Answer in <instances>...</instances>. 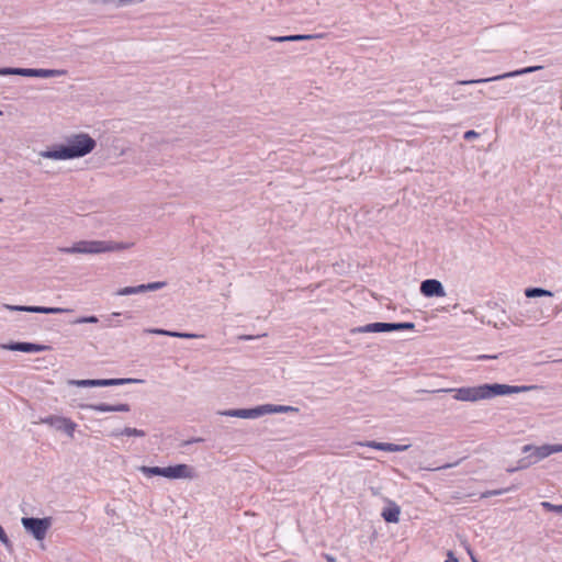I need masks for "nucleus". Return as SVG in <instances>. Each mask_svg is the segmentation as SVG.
<instances>
[{
    "label": "nucleus",
    "instance_id": "18",
    "mask_svg": "<svg viewBox=\"0 0 562 562\" xmlns=\"http://www.w3.org/2000/svg\"><path fill=\"white\" fill-rule=\"evenodd\" d=\"M71 385H76L79 387H97L102 386L101 379H87V380H71L69 381Z\"/></svg>",
    "mask_w": 562,
    "mask_h": 562
},
{
    "label": "nucleus",
    "instance_id": "17",
    "mask_svg": "<svg viewBox=\"0 0 562 562\" xmlns=\"http://www.w3.org/2000/svg\"><path fill=\"white\" fill-rule=\"evenodd\" d=\"M143 380L132 379V378H121V379H101L102 386H114V385H124L131 383H142Z\"/></svg>",
    "mask_w": 562,
    "mask_h": 562
},
{
    "label": "nucleus",
    "instance_id": "3",
    "mask_svg": "<svg viewBox=\"0 0 562 562\" xmlns=\"http://www.w3.org/2000/svg\"><path fill=\"white\" fill-rule=\"evenodd\" d=\"M130 244L111 240H79L70 247L59 248L64 254L99 255L127 249Z\"/></svg>",
    "mask_w": 562,
    "mask_h": 562
},
{
    "label": "nucleus",
    "instance_id": "15",
    "mask_svg": "<svg viewBox=\"0 0 562 562\" xmlns=\"http://www.w3.org/2000/svg\"><path fill=\"white\" fill-rule=\"evenodd\" d=\"M16 75L23 77H36L37 68H0V76Z\"/></svg>",
    "mask_w": 562,
    "mask_h": 562
},
{
    "label": "nucleus",
    "instance_id": "36",
    "mask_svg": "<svg viewBox=\"0 0 562 562\" xmlns=\"http://www.w3.org/2000/svg\"><path fill=\"white\" fill-rule=\"evenodd\" d=\"M445 562H459V560L454 557L452 551H449L447 553V559L445 560Z\"/></svg>",
    "mask_w": 562,
    "mask_h": 562
},
{
    "label": "nucleus",
    "instance_id": "4",
    "mask_svg": "<svg viewBox=\"0 0 562 562\" xmlns=\"http://www.w3.org/2000/svg\"><path fill=\"white\" fill-rule=\"evenodd\" d=\"M522 452L527 456L518 461V465L516 468L508 469V472L512 473L517 470L526 469L553 453L562 452V445H542L539 447L525 445L522 447Z\"/></svg>",
    "mask_w": 562,
    "mask_h": 562
},
{
    "label": "nucleus",
    "instance_id": "35",
    "mask_svg": "<svg viewBox=\"0 0 562 562\" xmlns=\"http://www.w3.org/2000/svg\"><path fill=\"white\" fill-rule=\"evenodd\" d=\"M463 137L465 140H471V139L479 137V133H476L473 130H470L464 133Z\"/></svg>",
    "mask_w": 562,
    "mask_h": 562
},
{
    "label": "nucleus",
    "instance_id": "28",
    "mask_svg": "<svg viewBox=\"0 0 562 562\" xmlns=\"http://www.w3.org/2000/svg\"><path fill=\"white\" fill-rule=\"evenodd\" d=\"M316 35H307V34H295V35H286L285 38H288L290 42H301V41H307L315 38Z\"/></svg>",
    "mask_w": 562,
    "mask_h": 562
},
{
    "label": "nucleus",
    "instance_id": "37",
    "mask_svg": "<svg viewBox=\"0 0 562 562\" xmlns=\"http://www.w3.org/2000/svg\"><path fill=\"white\" fill-rule=\"evenodd\" d=\"M497 356L495 355H480L476 357L477 360H490V359H496Z\"/></svg>",
    "mask_w": 562,
    "mask_h": 562
},
{
    "label": "nucleus",
    "instance_id": "34",
    "mask_svg": "<svg viewBox=\"0 0 562 562\" xmlns=\"http://www.w3.org/2000/svg\"><path fill=\"white\" fill-rule=\"evenodd\" d=\"M145 0H111V2L115 3L117 7H125L133 2H144Z\"/></svg>",
    "mask_w": 562,
    "mask_h": 562
},
{
    "label": "nucleus",
    "instance_id": "23",
    "mask_svg": "<svg viewBox=\"0 0 562 562\" xmlns=\"http://www.w3.org/2000/svg\"><path fill=\"white\" fill-rule=\"evenodd\" d=\"M63 74H64V71L57 70V69H42V68H38L36 77L37 78H53V77H58V76H60Z\"/></svg>",
    "mask_w": 562,
    "mask_h": 562
},
{
    "label": "nucleus",
    "instance_id": "1",
    "mask_svg": "<svg viewBox=\"0 0 562 562\" xmlns=\"http://www.w3.org/2000/svg\"><path fill=\"white\" fill-rule=\"evenodd\" d=\"M533 385H507L499 383H485L475 386H462L443 389L442 392L453 394V398L461 402H479L490 400L496 396L518 394L535 389Z\"/></svg>",
    "mask_w": 562,
    "mask_h": 562
},
{
    "label": "nucleus",
    "instance_id": "13",
    "mask_svg": "<svg viewBox=\"0 0 562 562\" xmlns=\"http://www.w3.org/2000/svg\"><path fill=\"white\" fill-rule=\"evenodd\" d=\"M86 407L91 411L100 412V413L128 412L131 409L128 404L111 405V404H106V403L90 404V405H87Z\"/></svg>",
    "mask_w": 562,
    "mask_h": 562
},
{
    "label": "nucleus",
    "instance_id": "10",
    "mask_svg": "<svg viewBox=\"0 0 562 562\" xmlns=\"http://www.w3.org/2000/svg\"><path fill=\"white\" fill-rule=\"evenodd\" d=\"M164 477L177 480V479H189L195 477V471L191 465L188 464H176L165 468Z\"/></svg>",
    "mask_w": 562,
    "mask_h": 562
},
{
    "label": "nucleus",
    "instance_id": "30",
    "mask_svg": "<svg viewBox=\"0 0 562 562\" xmlns=\"http://www.w3.org/2000/svg\"><path fill=\"white\" fill-rule=\"evenodd\" d=\"M116 294L122 296L137 294L136 286L122 288L116 292Z\"/></svg>",
    "mask_w": 562,
    "mask_h": 562
},
{
    "label": "nucleus",
    "instance_id": "21",
    "mask_svg": "<svg viewBox=\"0 0 562 562\" xmlns=\"http://www.w3.org/2000/svg\"><path fill=\"white\" fill-rule=\"evenodd\" d=\"M400 514V506L396 503L389 501V522H397Z\"/></svg>",
    "mask_w": 562,
    "mask_h": 562
},
{
    "label": "nucleus",
    "instance_id": "33",
    "mask_svg": "<svg viewBox=\"0 0 562 562\" xmlns=\"http://www.w3.org/2000/svg\"><path fill=\"white\" fill-rule=\"evenodd\" d=\"M359 446H368V447H373V448H376V449H380V450H386V442H374V441H370V442H367L366 445L363 443H358Z\"/></svg>",
    "mask_w": 562,
    "mask_h": 562
},
{
    "label": "nucleus",
    "instance_id": "47",
    "mask_svg": "<svg viewBox=\"0 0 562 562\" xmlns=\"http://www.w3.org/2000/svg\"><path fill=\"white\" fill-rule=\"evenodd\" d=\"M2 114V111H0V115Z\"/></svg>",
    "mask_w": 562,
    "mask_h": 562
},
{
    "label": "nucleus",
    "instance_id": "45",
    "mask_svg": "<svg viewBox=\"0 0 562 562\" xmlns=\"http://www.w3.org/2000/svg\"><path fill=\"white\" fill-rule=\"evenodd\" d=\"M473 562H477L474 558H472Z\"/></svg>",
    "mask_w": 562,
    "mask_h": 562
},
{
    "label": "nucleus",
    "instance_id": "19",
    "mask_svg": "<svg viewBox=\"0 0 562 562\" xmlns=\"http://www.w3.org/2000/svg\"><path fill=\"white\" fill-rule=\"evenodd\" d=\"M525 295L527 297H540V296H552L553 293L549 290L542 288H527L525 290Z\"/></svg>",
    "mask_w": 562,
    "mask_h": 562
},
{
    "label": "nucleus",
    "instance_id": "14",
    "mask_svg": "<svg viewBox=\"0 0 562 562\" xmlns=\"http://www.w3.org/2000/svg\"><path fill=\"white\" fill-rule=\"evenodd\" d=\"M146 333L154 334V335H161V336L183 338V339H194V338H199L200 337L196 334L172 331V330L160 329V328H149V329H146Z\"/></svg>",
    "mask_w": 562,
    "mask_h": 562
},
{
    "label": "nucleus",
    "instance_id": "40",
    "mask_svg": "<svg viewBox=\"0 0 562 562\" xmlns=\"http://www.w3.org/2000/svg\"><path fill=\"white\" fill-rule=\"evenodd\" d=\"M271 40L276 42H290L288 38H285V36H277L272 37Z\"/></svg>",
    "mask_w": 562,
    "mask_h": 562
},
{
    "label": "nucleus",
    "instance_id": "2",
    "mask_svg": "<svg viewBox=\"0 0 562 562\" xmlns=\"http://www.w3.org/2000/svg\"><path fill=\"white\" fill-rule=\"evenodd\" d=\"M97 146L95 140L86 133L69 136L65 144L55 145L41 151V156L54 160H69L81 158L90 154Z\"/></svg>",
    "mask_w": 562,
    "mask_h": 562
},
{
    "label": "nucleus",
    "instance_id": "31",
    "mask_svg": "<svg viewBox=\"0 0 562 562\" xmlns=\"http://www.w3.org/2000/svg\"><path fill=\"white\" fill-rule=\"evenodd\" d=\"M166 286V282L157 281V282H150L146 284V288L148 291H157Z\"/></svg>",
    "mask_w": 562,
    "mask_h": 562
},
{
    "label": "nucleus",
    "instance_id": "38",
    "mask_svg": "<svg viewBox=\"0 0 562 562\" xmlns=\"http://www.w3.org/2000/svg\"><path fill=\"white\" fill-rule=\"evenodd\" d=\"M136 291H137V294H139V293L147 292L148 289L146 288V284H139V285H136Z\"/></svg>",
    "mask_w": 562,
    "mask_h": 562
},
{
    "label": "nucleus",
    "instance_id": "29",
    "mask_svg": "<svg viewBox=\"0 0 562 562\" xmlns=\"http://www.w3.org/2000/svg\"><path fill=\"white\" fill-rule=\"evenodd\" d=\"M0 541L9 551L12 550V547H13L12 542L9 539V537L7 536L4 529L2 528L1 525H0Z\"/></svg>",
    "mask_w": 562,
    "mask_h": 562
},
{
    "label": "nucleus",
    "instance_id": "27",
    "mask_svg": "<svg viewBox=\"0 0 562 562\" xmlns=\"http://www.w3.org/2000/svg\"><path fill=\"white\" fill-rule=\"evenodd\" d=\"M123 434L125 436H134V437H145L146 436V432L142 429H137V428H131V427H125L123 429Z\"/></svg>",
    "mask_w": 562,
    "mask_h": 562
},
{
    "label": "nucleus",
    "instance_id": "32",
    "mask_svg": "<svg viewBox=\"0 0 562 562\" xmlns=\"http://www.w3.org/2000/svg\"><path fill=\"white\" fill-rule=\"evenodd\" d=\"M75 324H83V323H98V317L97 316H85V317H80L78 319H76L74 322Z\"/></svg>",
    "mask_w": 562,
    "mask_h": 562
},
{
    "label": "nucleus",
    "instance_id": "5",
    "mask_svg": "<svg viewBox=\"0 0 562 562\" xmlns=\"http://www.w3.org/2000/svg\"><path fill=\"white\" fill-rule=\"evenodd\" d=\"M296 411L297 409L292 406L265 404V405H259V406H256L252 408L227 409V411L221 412V414L224 416H229V417L255 419V418H259L267 414H279V413H288V412H296Z\"/></svg>",
    "mask_w": 562,
    "mask_h": 562
},
{
    "label": "nucleus",
    "instance_id": "8",
    "mask_svg": "<svg viewBox=\"0 0 562 562\" xmlns=\"http://www.w3.org/2000/svg\"><path fill=\"white\" fill-rule=\"evenodd\" d=\"M41 423L49 425L57 430L64 431L70 438L74 437L75 430L77 428V424L74 423L71 419L55 415L42 418Z\"/></svg>",
    "mask_w": 562,
    "mask_h": 562
},
{
    "label": "nucleus",
    "instance_id": "26",
    "mask_svg": "<svg viewBox=\"0 0 562 562\" xmlns=\"http://www.w3.org/2000/svg\"><path fill=\"white\" fill-rule=\"evenodd\" d=\"M541 507L547 512H553L557 514H562V505H555L550 502H542Z\"/></svg>",
    "mask_w": 562,
    "mask_h": 562
},
{
    "label": "nucleus",
    "instance_id": "20",
    "mask_svg": "<svg viewBox=\"0 0 562 562\" xmlns=\"http://www.w3.org/2000/svg\"><path fill=\"white\" fill-rule=\"evenodd\" d=\"M139 471L150 477V476H164V472H165V468H161V467H146V465H143L139 468Z\"/></svg>",
    "mask_w": 562,
    "mask_h": 562
},
{
    "label": "nucleus",
    "instance_id": "46",
    "mask_svg": "<svg viewBox=\"0 0 562 562\" xmlns=\"http://www.w3.org/2000/svg\"><path fill=\"white\" fill-rule=\"evenodd\" d=\"M2 202V199L0 198V203Z\"/></svg>",
    "mask_w": 562,
    "mask_h": 562
},
{
    "label": "nucleus",
    "instance_id": "9",
    "mask_svg": "<svg viewBox=\"0 0 562 562\" xmlns=\"http://www.w3.org/2000/svg\"><path fill=\"white\" fill-rule=\"evenodd\" d=\"M4 308L12 312H29L38 314H63L68 313L70 310L63 307H45V306H32V305H10L4 304Z\"/></svg>",
    "mask_w": 562,
    "mask_h": 562
},
{
    "label": "nucleus",
    "instance_id": "7",
    "mask_svg": "<svg viewBox=\"0 0 562 562\" xmlns=\"http://www.w3.org/2000/svg\"><path fill=\"white\" fill-rule=\"evenodd\" d=\"M540 69H542V66H529V67H526V68H521V69H518V70L505 72V74H502V75H498V76H494V77H491V78L471 79V80H459V81L456 82V85L459 86V85L485 83V82L502 80V79H505V78H514V77H518V76H521V75L531 74V72L538 71Z\"/></svg>",
    "mask_w": 562,
    "mask_h": 562
},
{
    "label": "nucleus",
    "instance_id": "44",
    "mask_svg": "<svg viewBox=\"0 0 562 562\" xmlns=\"http://www.w3.org/2000/svg\"><path fill=\"white\" fill-rule=\"evenodd\" d=\"M328 562H337L333 557L327 555Z\"/></svg>",
    "mask_w": 562,
    "mask_h": 562
},
{
    "label": "nucleus",
    "instance_id": "41",
    "mask_svg": "<svg viewBox=\"0 0 562 562\" xmlns=\"http://www.w3.org/2000/svg\"><path fill=\"white\" fill-rule=\"evenodd\" d=\"M201 441H203L202 438H193L191 440L184 441V445H190V443H193V442H201Z\"/></svg>",
    "mask_w": 562,
    "mask_h": 562
},
{
    "label": "nucleus",
    "instance_id": "43",
    "mask_svg": "<svg viewBox=\"0 0 562 562\" xmlns=\"http://www.w3.org/2000/svg\"><path fill=\"white\" fill-rule=\"evenodd\" d=\"M256 337L255 336H250V335H247V336H241L240 339H244V340H251V339H255Z\"/></svg>",
    "mask_w": 562,
    "mask_h": 562
},
{
    "label": "nucleus",
    "instance_id": "42",
    "mask_svg": "<svg viewBox=\"0 0 562 562\" xmlns=\"http://www.w3.org/2000/svg\"><path fill=\"white\" fill-rule=\"evenodd\" d=\"M381 517L386 521V505H384L381 509Z\"/></svg>",
    "mask_w": 562,
    "mask_h": 562
},
{
    "label": "nucleus",
    "instance_id": "6",
    "mask_svg": "<svg viewBox=\"0 0 562 562\" xmlns=\"http://www.w3.org/2000/svg\"><path fill=\"white\" fill-rule=\"evenodd\" d=\"M21 524L36 540H43L52 526V518L23 517Z\"/></svg>",
    "mask_w": 562,
    "mask_h": 562
},
{
    "label": "nucleus",
    "instance_id": "25",
    "mask_svg": "<svg viewBox=\"0 0 562 562\" xmlns=\"http://www.w3.org/2000/svg\"><path fill=\"white\" fill-rule=\"evenodd\" d=\"M411 447V443L407 439L404 440L403 443L396 445L389 442V452H400L405 451Z\"/></svg>",
    "mask_w": 562,
    "mask_h": 562
},
{
    "label": "nucleus",
    "instance_id": "22",
    "mask_svg": "<svg viewBox=\"0 0 562 562\" xmlns=\"http://www.w3.org/2000/svg\"><path fill=\"white\" fill-rule=\"evenodd\" d=\"M414 328H415V324L411 323V322L389 323V333L404 330V329L413 330Z\"/></svg>",
    "mask_w": 562,
    "mask_h": 562
},
{
    "label": "nucleus",
    "instance_id": "39",
    "mask_svg": "<svg viewBox=\"0 0 562 562\" xmlns=\"http://www.w3.org/2000/svg\"><path fill=\"white\" fill-rule=\"evenodd\" d=\"M110 436L111 437H120V436H125V435L123 434V429L122 430L116 429V430L111 431Z\"/></svg>",
    "mask_w": 562,
    "mask_h": 562
},
{
    "label": "nucleus",
    "instance_id": "24",
    "mask_svg": "<svg viewBox=\"0 0 562 562\" xmlns=\"http://www.w3.org/2000/svg\"><path fill=\"white\" fill-rule=\"evenodd\" d=\"M513 490V487H506V488H498V490H491V491H485L481 494V498H488V497H492V496H497V495H503L507 492H510Z\"/></svg>",
    "mask_w": 562,
    "mask_h": 562
},
{
    "label": "nucleus",
    "instance_id": "16",
    "mask_svg": "<svg viewBox=\"0 0 562 562\" xmlns=\"http://www.w3.org/2000/svg\"><path fill=\"white\" fill-rule=\"evenodd\" d=\"M353 331L358 333H385L386 331V322L372 323L364 326H360Z\"/></svg>",
    "mask_w": 562,
    "mask_h": 562
},
{
    "label": "nucleus",
    "instance_id": "11",
    "mask_svg": "<svg viewBox=\"0 0 562 562\" xmlns=\"http://www.w3.org/2000/svg\"><path fill=\"white\" fill-rule=\"evenodd\" d=\"M420 293L426 297H441L446 295L442 283L436 279L424 280L420 283Z\"/></svg>",
    "mask_w": 562,
    "mask_h": 562
},
{
    "label": "nucleus",
    "instance_id": "12",
    "mask_svg": "<svg viewBox=\"0 0 562 562\" xmlns=\"http://www.w3.org/2000/svg\"><path fill=\"white\" fill-rule=\"evenodd\" d=\"M1 348L4 350L31 353V352L44 351V350L48 349V346L33 344V342L16 341V342H10V344H2Z\"/></svg>",
    "mask_w": 562,
    "mask_h": 562
}]
</instances>
